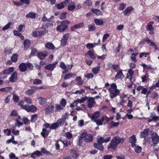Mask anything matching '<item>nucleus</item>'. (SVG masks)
Returning <instances> with one entry per match:
<instances>
[{
	"label": "nucleus",
	"instance_id": "1",
	"mask_svg": "<svg viewBox=\"0 0 159 159\" xmlns=\"http://www.w3.org/2000/svg\"><path fill=\"white\" fill-rule=\"evenodd\" d=\"M125 140V138L116 136L114 137L111 140L108 147V149H114L120 143H122Z\"/></svg>",
	"mask_w": 159,
	"mask_h": 159
},
{
	"label": "nucleus",
	"instance_id": "2",
	"mask_svg": "<svg viewBox=\"0 0 159 159\" xmlns=\"http://www.w3.org/2000/svg\"><path fill=\"white\" fill-rule=\"evenodd\" d=\"M110 137H108L105 139H104L102 137H101L98 139L97 143H94V147L95 148L102 151L103 150L104 148L102 143H103L108 142L110 141Z\"/></svg>",
	"mask_w": 159,
	"mask_h": 159
},
{
	"label": "nucleus",
	"instance_id": "3",
	"mask_svg": "<svg viewBox=\"0 0 159 159\" xmlns=\"http://www.w3.org/2000/svg\"><path fill=\"white\" fill-rule=\"evenodd\" d=\"M110 93L109 96L112 99L118 96L120 93V91L117 89V86L115 83H112L109 89Z\"/></svg>",
	"mask_w": 159,
	"mask_h": 159
},
{
	"label": "nucleus",
	"instance_id": "4",
	"mask_svg": "<svg viewBox=\"0 0 159 159\" xmlns=\"http://www.w3.org/2000/svg\"><path fill=\"white\" fill-rule=\"evenodd\" d=\"M70 22L68 20H65L61 22L60 24L57 27V30L59 32H63L66 29L68 25Z\"/></svg>",
	"mask_w": 159,
	"mask_h": 159
},
{
	"label": "nucleus",
	"instance_id": "5",
	"mask_svg": "<svg viewBox=\"0 0 159 159\" xmlns=\"http://www.w3.org/2000/svg\"><path fill=\"white\" fill-rule=\"evenodd\" d=\"M151 137L152 143H149L151 146L155 147L156 145L159 143V136L156 133H152Z\"/></svg>",
	"mask_w": 159,
	"mask_h": 159
},
{
	"label": "nucleus",
	"instance_id": "6",
	"mask_svg": "<svg viewBox=\"0 0 159 159\" xmlns=\"http://www.w3.org/2000/svg\"><path fill=\"white\" fill-rule=\"evenodd\" d=\"M82 137L83 140L87 143L92 142L93 139V136L92 135L85 132L82 133Z\"/></svg>",
	"mask_w": 159,
	"mask_h": 159
},
{
	"label": "nucleus",
	"instance_id": "7",
	"mask_svg": "<svg viewBox=\"0 0 159 159\" xmlns=\"http://www.w3.org/2000/svg\"><path fill=\"white\" fill-rule=\"evenodd\" d=\"M57 63V61H56L52 64H49L45 66V69L48 70L52 71L56 67V65Z\"/></svg>",
	"mask_w": 159,
	"mask_h": 159
},
{
	"label": "nucleus",
	"instance_id": "8",
	"mask_svg": "<svg viewBox=\"0 0 159 159\" xmlns=\"http://www.w3.org/2000/svg\"><path fill=\"white\" fill-rule=\"evenodd\" d=\"M87 103L88 107L89 108H92L94 104H95V102L94 101V98H93L90 97L87 99Z\"/></svg>",
	"mask_w": 159,
	"mask_h": 159
},
{
	"label": "nucleus",
	"instance_id": "9",
	"mask_svg": "<svg viewBox=\"0 0 159 159\" xmlns=\"http://www.w3.org/2000/svg\"><path fill=\"white\" fill-rule=\"evenodd\" d=\"M84 26V22H81L72 26L71 27L70 30L71 31H75L77 29L82 28Z\"/></svg>",
	"mask_w": 159,
	"mask_h": 159
},
{
	"label": "nucleus",
	"instance_id": "10",
	"mask_svg": "<svg viewBox=\"0 0 159 159\" xmlns=\"http://www.w3.org/2000/svg\"><path fill=\"white\" fill-rule=\"evenodd\" d=\"M24 107V109L26 110L28 112H34L37 110V108L33 105L31 106H27L26 107Z\"/></svg>",
	"mask_w": 159,
	"mask_h": 159
},
{
	"label": "nucleus",
	"instance_id": "11",
	"mask_svg": "<svg viewBox=\"0 0 159 159\" xmlns=\"http://www.w3.org/2000/svg\"><path fill=\"white\" fill-rule=\"evenodd\" d=\"M19 68L20 71H25L27 69V64L24 62L21 63L19 66Z\"/></svg>",
	"mask_w": 159,
	"mask_h": 159
},
{
	"label": "nucleus",
	"instance_id": "12",
	"mask_svg": "<svg viewBox=\"0 0 159 159\" xmlns=\"http://www.w3.org/2000/svg\"><path fill=\"white\" fill-rule=\"evenodd\" d=\"M14 70V68L13 67H11L4 70L2 73L4 75H9Z\"/></svg>",
	"mask_w": 159,
	"mask_h": 159
},
{
	"label": "nucleus",
	"instance_id": "13",
	"mask_svg": "<svg viewBox=\"0 0 159 159\" xmlns=\"http://www.w3.org/2000/svg\"><path fill=\"white\" fill-rule=\"evenodd\" d=\"M54 107L53 105L48 106L45 109V114H51L54 110Z\"/></svg>",
	"mask_w": 159,
	"mask_h": 159
},
{
	"label": "nucleus",
	"instance_id": "14",
	"mask_svg": "<svg viewBox=\"0 0 159 159\" xmlns=\"http://www.w3.org/2000/svg\"><path fill=\"white\" fill-rule=\"evenodd\" d=\"M120 97V104L123 107L124 105V103L127 102L128 98H127L126 99H125V98H127V96L126 95L121 96Z\"/></svg>",
	"mask_w": 159,
	"mask_h": 159
},
{
	"label": "nucleus",
	"instance_id": "15",
	"mask_svg": "<svg viewBox=\"0 0 159 159\" xmlns=\"http://www.w3.org/2000/svg\"><path fill=\"white\" fill-rule=\"evenodd\" d=\"M129 142L131 144V146L134 148L135 146V143L136 142V138L135 135H133L129 138Z\"/></svg>",
	"mask_w": 159,
	"mask_h": 159
},
{
	"label": "nucleus",
	"instance_id": "16",
	"mask_svg": "<svg viewBox=\"0 0 159 159\" xmlns=\"http://www.w3.org/2000/svg\"><path fill=\"white\" fill-rule=\"evenodd\" d=\"M94 22L96 25L98 26L103 25L105 22L102 19H98L95 18L94 19Z\"/></svg>",
	"mask_w": 159,
	"mask_h": 159
},
{
	"label": "nucleus",
	"instance_id": "17",
	"mask_svg": "<svg viewBox=\"0 0 159 159\" xmlns=\"http://www.w3.org/2000/svg\"><path fill=\"white\" fill-rule=\"evenodd\" d=\"M17 79V75L16 72H14L11 75L10 78V81L12 82H14Z\"/></svg>",
	"mask_w": 159,
	"mask_h": 159
},
{
	"label": "nucleus",
	"instance_id": "18",
	"mask_svg": "<svg viewBox=\"0 0 159 159\" xmlns=\"http://www.w3.org/2000/svg\"><path fill=\"white\" fill-rule=\"evenodd\" d=\"M100 112L99 111L95 112L90 117L92 120L94 121L96 120V119L98 118L100 116Z\"/></svg>",
	"mask_w": 159,
	"mask_h": 159
},
{
	"label": "nucleus",
	"instance_id": "19",
	"mask_svg": "<svg viewBox=\"0 0 159 159\" xmlns=\"http://www.w3.org/2000/svg\"><path fill=\"white\" fill-rule=\"evenodd\" d=\"M149 131V129H144L143 131L141 132L140 135V138H143L147 136L148 134Z\"/></svg>",
	"mask_w": 159,
	"mask_h": 159
},
{
	"label": "nucleus",
	"instance_id": "20",
	"mask_svg": "<svg viewBox=\"0 0 159 159\" xmlns=\"http://www.w3.org/2000/svg\"><path fill=\"white\" fill-rule=\"evenodd\" d=\"M48 54L47 52L45 53L38 52L37 54V57L40 59L43 60L47 56Z\"/></svg>",
	"mask_w": 159,
	"mask_h": 159
},
{
	"label": "nucleus",
	"instance_id": "21",
	"mask_svg": "<svg viewBox=\"0 0 159 159\" xmlns=\"http://www.w3.org/2000/svg\"><path fill=\"white\" fill-rule=\"evenodd\" d=\"M145 41L148 44H149L150 45L152 46H154V48L155 50H157V46L155 44V43L154 42H152L151 40L149 39L148 38H147L145 40Z\"/></svg>",
	"mask_w": 159,
	"mask_h": 159
},
{
	"label": "nucleus",
	"instance_id": "22",
	"mask_svg": "<svg viewBox=\"0 0 159 159\" xmlns=\"http://www.w3.org/2000/svg\"><path fill=\"white\" fill-rule=\"evenodd\" d=\"M50 132L49 131L43 128L42 130V132L41 133L42 136L44 138L48 136Z\"/></svg>",
	"mask_w": 159,
	"mask_h": 159
},
{
	"label": "nucleus",
	"instance_id": "23",
	"mask_svg": "<svg viewBox=\"0 0 159 159\" xmlns=\"http://www.w3.org/2000/svg\"><path fill=\"white\" fill-rule=\"evenodd\" d=\"M133 10V8L132 7H127L123 12L124 14L126 15H128L130 12Z\"/></svg>",
	"mask_w": 159,
	"mask_h": 159
},
{
	"label": "nucleus",
	"instance_id": "24",
	"mask_svg": "<svg viewBox=\"0 0 159 159\" xmlns=\"http://www.w3.org/2000/svg\"><path fill=\"white\" fill-rule=\"evenodd\" d=\"M45 47L49 50H54V46L53 44L51 43H47L45 44Z\"/></svg>",
	"mask_w": 159,
	"mask_h": 159
},
{
	"label": "nucleus",
	"instance_id": "25",
	"mask_svg": "<svg viewBox=\"0 0 159 159\" xmlns=\"http://www.w3.org/2000/svg\"><path fill=\"white\" fill-rule=\"evenodd\" d=\"M59 141L63 143L64 144V148H65L70 145V141H68L66 140H61Z\"/></svg>",
	"mask_w": 159,
	"mask_h": 159
},
{
	"label": "nucleus",
	"instance_id": "26",
	"mask_svg": "<svg viewBox=\"0 0 159 159\" xmlns=\"http://www.w3.org/2000/svg\"><path fill=\"white\" fill-rule=\"evenodd\" d=\"M26 17L27 18H30L31 19H34L36 18V14L35 13L31 11L28 14H27L26 16Z\"/></svg>",
	"mask_w": 159,
	"mask_h": 159
},
{
	"label": "nucleus",
	"instance_id": "27",
	"mask_svg": "<svg viewBox=\"0 0 159 159\" xmlns=\"http://www.w3.org/2000/svg\"><path fill=\"white\" fill-rule=\"evenodd\" d=\"M42 31H34L32 32V35L34 37H40L43 33Z\"/></svg>",
	"mask_w": 159,
	"mask_h": 159
},
{
	"label": "nucleus",
	"instance_id": "28",
	"mask_svg": "<svg viewBox=\"0 0 159 159\" xmlns=\"http://www.w3.org/2000/svg\"><path fill=\"white\" fill-rule=\"evenodd\" d=\"M91 11L92 12L95 13L96 15H102V12L98 9H95L92 8Z\"/></svg>",
	"mask_w": 159,
	"mask_h": 159
},
{
	"label": "nucleus",
	"instance_id": "29",
	"mask_svg": "<svg viewBox=\"0 0 159 159\" xmlns=\"http://www.w3.org/2000/svg\"><path fill=\"white\" fill-rule=\"evenodd\" d=\"M125 77L121 70H119L117 72L115 78L116 79L123 78Z\"/></svg>",
	"mask_w": 159,
	"mask_h": 159
},
{
	"label": "nucleus",
	"instance_id": "30",
	"mask_svg": "<svg viewBox=\"0 0 159 159\" xmlns=\"http://www.w3.org/2000/svg\"><path fill=\"white\" fill-rule=\"evenodd\" d=\"M146 29L147 30L149 31V33L150 34L152 35L154 34L153 30L154 28L152 27V26L147 25Z\"/></svg>",
	"mask_w": 159,
	"mask_h": 159
},
{
	"label": "nucleus",
	"instance_id": "31",
	"mask_svg": "<svg viewBox=\"0 0 159 159\" xmlns=\"http://www.w3.org/2000/svg\"><path fill=\"white\" fill-rule=\"evenodd\" d=\"M41 153L43 154H45L47 156L50 155L52 156V153L50 152L47 151L46 149L45 148H42L41 149Z\"/></svg>",
	"mask_w": 159,
	"mask_h": 159
},
{
	"label": "nucleus",
	"instance_id": "32",
	"mask_svg": "<svg viewBox=\"0 0 159 159\" xmlns=\"http://www.w3.org/2000/svg\"><path fill=\"white\" fill-rule=\"evenodd\" d=\"M65 122V120L64 119H61L58 120L57 122V123L58 127L61 126H63Z\"/></svg>",
	"mask_w": 159,
	"mask_h": 159
},
{
	"label": "nucleus",
	"instance_id": "33",
	"mask_svg": "<svg viewBox=\"0 0 159 159\" xmlns=\"http://www.w3.org/2000/svg\"><path fill=\"white\" fill-rule=\"evenodd\" d=\"M39 103L41 105L45 104L46 102L47 99L44 98L40 97L38 98Z\"/></svg>",
	"mask_w": 159,
	"mask_h": 159
},
{
	"label": "nucleus",
	"instance_id": "34",
	"mask_svg": "<svg viewBox=\"0 0 159 159\" xmlns=\"http://www.w3.org/2000/svg\"><path fill=\"white\" fill-rule=\"evenodd\" d=\"M104 121V119L102 117L100 119L96 120L94 121L98 125H102L103 122Z\"/></svg>",
	"mask_w": 159,
	"mask_h": 159
},
{
	"label": "nucleus",
	"instance_id": "35",
	"mask_svg": "<svg viewBox=\"0 0 159 159\" xmlns=\"http://www.w3.org/2000/svg\"><path fill=\"white\" fill-rule=\"evenodd\" d=\"M24 44L25 48L26 49L30 46V40L27 39L24 41Z\"/></svg>",
	"mask_w": 159,
	"mask_h": 159
},
{
	"label": "nucleus",
	"instance_id": "36",
	"mask_svg": "<svg viewBox=\"0 0 159 159\" xmlns=\"http://www.w3.org/2000/svg\"><path fill=\"white\" fill-rule=\"evenodd\" d=\"M89 28L88 30L89 31H94L96 29V27L94 24H92L91 25H89L88 26Z\"/></svg>",
	"mask_w": 159,
	"mask_h": 159
},
{
	"label": "nucleus",
	"instance_id": "37",
	"mask_svg": "<svg viewBox=\"0 0 159 159\" xmlns=\"http://www.w3.org/2000/svg\"><path fill=\"white\" fill-rule=\"evenodd\" d=\"M16 122L15 124V126H13L12 127V128L14 129H15L16 126H18V127H19L21 125H22L23 124V123L20 122V120L17 119H16Z\"/></svg>",
	"mask_w": 159,
	"mask_h": 159
},
{
	"label": "nucleus",
	"instance_id": "38",
	"mask_svg": "<svg viewBox=\"0 0 159 159\" xmlns=\"http://www.w3.org/2000/svg\"><path fill=\"white\" fill-rule=\"evenodd\" d=\"M97 45V43H88L86 45V47L88 49H90L95 47Z\"/></svg>",
	"mask_w": 159,
	"mask_h": 159
},
{
	"label": "nucleus",
	"instance_id": "39",
	"mask_svg": "<svg viewBox=\"0 0 159 159\" xmlns=\"http://www.w3.org/2000/svg\"><path fill=\"white\" fill-rule=\"evenodd\" d=\"M70 153L71 156L73 158H76L78 156V154L74 150H71Z\"/></svg>",
	"mask_w": 159,
	"mask_h": 159
},
{
	"label": "nucleus",
	"instance_id": "40",
	"mask_svg": "<svg viewBox=\"0 0 159 159\" xmlns=\"http://www.w3.org/2000/svg\"><path fill=\"white\" fill-rule=\"evenodd\" d=\"M12 89V87H8L0 89V91L2 92H8L10 90H11Z\"/></svg>",
	"mask_w": 159,
	"mask_h": 159
},
{
	"label": "nucleus",
	"instance_id": "41",
	"mask_svg": "<svg viewBox=\"0 0 159 159\" xmlns=\"http://www.w3.org/2000/svg\"><path fill=\"white\" fill-rule=\"evenodd\" d=\"M12 25V23L11 22H9L2 28V30L4 31L10 28V26Z\"/></svg>",
	"mask_w": 159,
	"mask_h": 159
},
{
	"label": "nucleus",
	"instance_id": "42",
	"mask_svg": "<svg viewBox=\"0 0 159 159\" xmlns=\"http://www.w3.org/2000/svg\"><path fill=\"white\" fill-rule=\"evenodd\" d=\"M18 55L16 54H13L11 57V61L13 62H16L17 61Z\"/></svg>",
	"mask_w": 159,
	"mask_h": 159
},
{
	"label": "nucleus",
	"instance_id": "43",
	"mask_svg": "<svg viewBox=\"0 0 159 159\" xmlns=\"http://www.w3.org/2000/svg\"><path fill=\"white\" fill-rule=\"evenodd\" d=\"M88 97H85L84 98H83L81 99H78L77 100V102L80 103H83L84 102L87 100Z\"/></svg>",
	"mask_w": 159,
	"mask_h": 159
},
{
	"label": "nucleus",
	"instance_id": "44",
	"mask_svg": "<svg viewBox=\"0 0 159 159\" xmlns=\"http://www.w3.org/2000/svg\"><path fill=\"white\" fill-rule=\"evenodd\" d=\"M73 4H70L68 6V9L69 11H72L75 8V4L73 2Z\"/></svg>",
	"mask_w": 159,
	"mask_h": 159
},
{
	"label": "nucleus",
	"instance_id": "45",
	"mask_svg": "<svg viewBox=\"0 0 159 159\" xmlns=\"http://www.w3.org/2000/svg\"><path fill=\"white\" fill-rule=\"evenodd\" d=\"M88 54L89 55L90 57L91 58L93 59L96 58V56L94 54L93 50H89L88 52Z\"/></svg>",
	"mask_w": 159,
	"mask_h": 159
},
{
	"label": "nucleus",
	"instance_id": "46",
	"mask_svg": "<svg viewBox=\"0 0 159 159\" xmlns=\"http://www.w3.org/2000/svg\"><path fill=\"white\" fill-rule=\"evenodd\" d=\"M138 53H133L132 54L130 58L134 62L137 61V59L135 58L136 56L138 55Z\"/></svg>",
	"mask_w": 159,
	"mask_h": 159
},
{
	"label": "nucleus",
	"instance_id": "47",
	"mask_svg": "<svg viewBox=\"0 0 159 159\" xmlns=\"http://www.w3.org/2000/svg\"><path fill=\"white\" fill-rule=\"evenodd\" d=\"M65 5L63 4V3L62 2L57 4L56 7L58 9H61L64 7Z\"/></svg>",
	"mask_w": 159,
	"mask_h": 159
},
{
	"label": "nucleus",
	"instance_id": "48",
	"mask_svg": "<svg viewBox=\"0 0 159 159\" xmlns=\"http://www.w3.org/2000/svg\"><path fill=\"white\" fill-rule=\"evenodd\" d=\"M38 117L37 115L36 114L33 115L31 117V121L32 122H35L37 120Z\"/></svg>",
	"mask_w": 159,
	"mask_h": 159
},
{
	"label": "nucleus",
	"instance_id": "49",
	"mask_svg": "<svg viewBox=\"0 0 159 159\" xmlns=\"http://www.w3.org/2000/svg\"><path fill=\"white\" fill-rule=\"evenodd\" d=\"M99 66H97L93 68L92 69V72L95 74H96L98 73V72L99 70Z\"/></svg>",
	"mask_w": 159,
	"mask_h": 159
},
{
	"label": "nucleus",
	"instance_id": "50",
	"mask_svg": "<svg viewBox=\"0 0 159 159\" xmlns=\"http://www.w3.org/2000/svg\"><path fill=\"white\" fill-rule=\"evenodd\" d=\"M74 74L72 73H69L66 74L65 75V76L64 78V80H68L70 79V78L72 77Z\"/></svg>",
	"mask_w": 159,
	"mask_h": 159
},
{
	"label": "nucleus",
	"instance_id": "51",
	"mask_svg": "<svg viewBox=\"0 0 159 159\" xmlns=\"http://www.w3.org/2000/svg\"><path fill=\"white\" fill-rule=\"evenodd\" d=\"M58 127L57 123L53 124L50 126V129H56Z\"/></svg>",
	"mask_w": 159,
	"mask_h": 159
},
{
	"label": "nucleus",
	"instance_id": "52",
	"mask_svg": "<svg viewBox=\"0 0 159 159\" xmlns=\"http://www.w3.org/2000/svg\"><path fill=\"white\" fill-rule=\"evenodd\" d=\"M13 99L14 101L16 102H18L19 98L18 96L16 94H14L13 95Z\"/></svg>",
	"mask_w": 159,
	"mask_h": 159
},
{
	"label": "nucleus",
	"instance_id": "53",
	"mask_svg": "<svg viewBox=\"0 0 159 159\" xmlns=\"http://www.w3.org/2000/svg\"><path fill=\"white\" fill-rule=\"evenodd\" d=\"M73 65H68L67 66H66V69H65L64 72H63V73L67 72L68 70L71 69Z\"/></svg>",
	"mask_w": 159,
	"mask_h": 159
},
{
	"label": "nucleus",
	"instance_id": "54",
	"mask_svg": "<svg viewBox=\"0 0 159 159\" xmlns=\"http://www.w3.org/2000/svg\"><path fill=\"white\" fill-rule=\"evenodd\" d=\"M63 109V108L59 104L56 105L55 111L57 112Z\"/></svg>",
	"mask_w": 159,
	"mask_h": 159
},
{
	"label": "nucleus",
	"instance_id": "55",
	"mask_svg": "<svg viewBox=\"0 0 159 159\" xmlns=\"http://www.w3.org/2000/svg\"><path fill=\"white\" fill-rule=\"evenodd\" d=\"M82 140H83V138H82V134H81L80 137H79V139L78 140V142L77 144L79 146H80L81 145L82 143V142H83Z\"/></svg>",
	"mask_w": 159,
	"mask_h": 159
},
{
	"label": "nucleus",
	"instance_id": "56",
	"mask_svg": "<svg viewBox=\"0 0 159 159\" xmlns=\"http://www.w3.org/2000/svg\"><path fill=\"white\" fill-rule=\"evenodd\" d=\"M134 148L135 151L137 153H139L141 151V147L139 146L136 147V146Z\"/></svg>",
	"mask_w": 159,
	"mask_h": 159
},
{
	"label": "nucleus",
	"instance_id": "57",
	"mask_svg": "<svg viewBox=\"0 0 159 159\" xmlns=\"http://www.w3.org/2000/svg\"><path fill=\"white\" fill-rule=\"evenodd\" d=\"M128 74L129 75L128 76V77L129 78H130L134 74V71L132 69H129L128 70Z\"/></svg>",
	"mask_w": 159,
	"mask_h": 159
},
{
	"label": "nucleus",
	"instance_id": "58",
	"mask_svg": "<svg viewBox=\"0 0 159 159\" xmlns=\"http://www.w3.org/2000/svg\"><path fill=\"white\" fill-rule=\"evenodd\" d=\"M66 104V100L63 98L61 100V104L62 107H64L65 106Z\"/></svg>",
	"mask_w": 159,
	"mask_h": 159
},
{
	"label": "nucleus",
	"instance_id": "59",
	"mask_svg": "<svg viewBox=\"0 0 159 159\" xmlns=\"http://www.w3.org/2000/svg\"><path fill=\"white\" fill-rule=\"evenodd\" d=\"M33 83L34 84H40L41 83V81L39 79H36L34 80Z\"/></svg>",
	"mask_w": 159,
	"mask_h": 159
},
{
	"label": "nucleus",
	"instance_id": "60",
	"mask_svg": "<svg viewBox=\"0 0 159 159\" xmlns=\"http://www.w3.org/2000/svg\"><path fill=\"white\" fill-rule=\"evenodd\" d=\"M69 36V33H66L63 35V37L62 39L67 41Z\"/></svg>",
	"mask_w": 159,
	"mask_h": 159
},
{
	"label": "nucleus",
	"instance_id": "61",
	"mask_svg": "<svg viewBox=\"0 0 159 159\" xmlns=\"http://www.w3.org/2000/svg\"><path fill=\"white\" fill-rule=\"evenodd\" d=\"M149 52H142L140 53L139 55V57L140 58H141L143 57V56L145 57H147V56L149 54Z\"/></svg>",
	"mask_w": 159,
	"mask_h": 159
},
{
	"label": "nucleus",
	"instance_id": "62",
	"mask_svg": "<svg viewBox=\"0 0 159 159\" xmlns=\"http://www.w3.org/2000/svg\"><path fill=\"white\" fill-rule=\"evenodd\" d=\"M109 36V34H105L103 36L102 38V42L103 43L105 42V40L107 39Z\"/></svg>",
	"mask_w": 159,
	"mask_h": 159
},
{
	"label": "nucleus",
	"instance_id": "63",
	"mask_svg": "<svg viewBox=\"0 0 159 159\" xmlns=\"http://www.w3.org/2000/svg\"><path fill=\"white\" fill-rule=\"evenodd\" d=\"M84 77L89 79H90L93 78V75L92 73H88L86 75H85Z\"/></svg>",
	"mask_w": 159,
	"mask_h": 159
},
{
	"label": "nucleus",
	"instance_id": "64",
	"mask_svg": "<svg viewBox=\"0 0 159 159\" xmlns=\"http://www.w3.org/2000/svg\"><path fill=\"white\" fill-rule=\"evenodd\" d=\"M66 12H63L60 16V18L62 20L66 18Z\"/></svg>",
	"mask_w": 159,
	"mask_h": 159
}]
</instances>
